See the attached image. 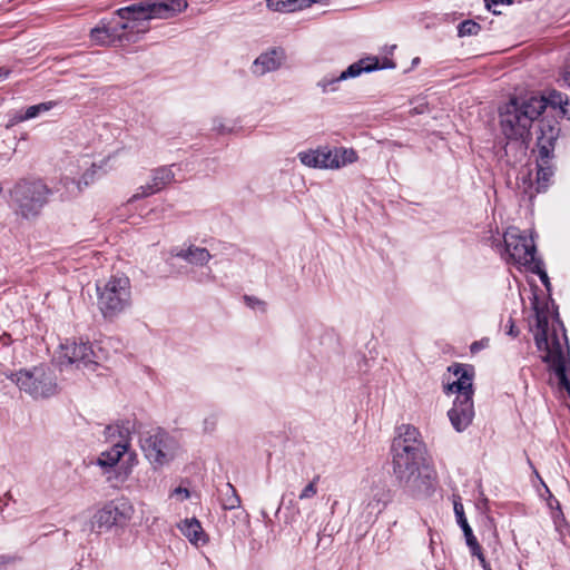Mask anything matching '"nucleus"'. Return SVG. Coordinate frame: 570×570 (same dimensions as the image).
Returning a JSON list of instances; mask_svg holds the SVG:
<instances>
[{"label":"nucleus","mask_w":570,"mask_h":570,"mask_svg":"<svg viewBox=\"0 0 570 570\" xmlns=\"http://www.w3.org/2000/svg\"><path fill=\"white\" fill-rule=\"evenodd\" d=\"M181 533L189 540L194 546H203L207 542V537L202 528L198 520L191 518L186 519L178 525Z\"/></svg>","instance_id":"nucleus-23"},{"label":"nucleus","mask_w":570,"mask_h":570,"mask_svg":"<svg viewBox=\"0 0 570 570\" xmlns=\"http://www.w3.org/2000/svg\"><path fill=\"white\" fill-rule=\"evenodd\" d=\"M129 451L130 449L125 448V445H111L110 449L100 452L95 463L104 472H109L119 463L125 454L129 453Z\"/></svg>","instance_id":"nucleus-21"},{"label":"nucleus","mask_w":570,"mask_h":570,"mask_svg":"<svg viewBox=\"0 0 570 570\" xmlns=\"http://www.w3.org/2000/svg\"><path fill=\"white\" fill-rule=\"evenodd\" d=\"M112 525L117 524L107 504L99 509L90 521L91 530L96 532L107 531Z\"/></svg>","instance_id":"nucleus-30"},{"label":"nucleus","mask_w":570,"mask_h":570,"mask_svg":"<svg viewBox=\"0 0 570 570\" xmlns=\"http://www.w3.org/2000/svg\"><path fill=\"white\" fill-rule=\"evenodd\" d=\"M489 344H490V340L488 337H484L480 341L473 342L471 344L470 350L472 353H476L483 348H487L489 346Z\"/></svg>","instance_id":"nucleus-39"},{"label":"nucleus","mask_w":570,"mask_h":570,"mask_svg":"<svg viewBox=\"0 0 570 570\" xmlns=\"http://www.w3.org/2000/svg\"><path fill=\"white\" fill-rule=\"evenodd\" d=\"M546 110V101L540 96L511 98L500 109V126L510 140L524 142L530 135L532 122Z\"/></svg>","instance_id":"nucleus-4"},{"label":"nucleus","mask_w":570,"mask_h":570,"mask_svg":"<svg viewBox=\"0 0 570 570\" xmlns=\"http://www.w3.org/2000/svg\"><path fill=\"white\" fill-rule=\"evenodd\" d=\"M212 129L219 135H228L234 131V125L224 117L213 118Z\"/></svg>","instance_id":"nucleus-34"},{"label":"nucleus","mask_w":570,"mask_h":570,"mask_svg":"<svg viewBox=\"0 0 570 570\" xmlns=\"http://www.w3.org/2000/svg\"><path fill=\"white\" fill-rule=\"evenodd\" d=\"M136 458V453L130 454V460H134Z\"/></svg>","instance_id":"nucleus-47"},{"label":"nucleus","mask_w":570,"mask_h":570,"mask_svg":"<svg viewBox=\"0 0 570 570\" xmlns=\"http://www.w3.org/2000/svg\"><path fill=\"white\" fill-rule=\"evenodd\" d=\"M550 296V287H529L528 297L534 312V317L529 321V330L542 361L554 371L560 386L570 393V381L567 377L570 367L569 343Z\"/></svg>","instance_id":"nucleus-1"},{"label":"nucleus","mask_w":570,"mask_h":570,"mask_svg":"<svg viewBox=\"0 0 570 570\" xmlns=\"http://www.w3.org/2000/svg\"><path fill=\"white\" fill-rule=\"evenodd\" d=\"M11 73L9 68L1 67L0 68V82L6 80Z\"/></svg>","instance_id":"nucleus-45"},{"label":"nucleus","mask_w":570,"mask_h":570,"mask_svg":"<svg viewBox=\"0 0 570 570\" xmlns=\"http://www.w3.org/2000/svg\"><path fill=\"white\" fill-rule=\"evenodd\" d=\"M397 431L399 434L394 439L393 443H401L402 445H407L411 448H424L423 444L419 441L420 432L415 426L410 424H402Z\"/></svg>","instance_id":"nucleus-27"},{"label":"nucleus","mask_w":570,"mask_h":570,"mask_svg":"<svg viewBox=\"0 0 570 570\" xmlns=\"http://www.w3.org/2000/svg\"><path fill=\"white\" fill-rule=\"evenodd\" d=\"M453 508H454V513H455L458 523L464 533L466 546L469 547L471 553L479 559V561L484 570H490V564L487 562V560L482 553V549H481L476 538L474 537L471 527L469 525V523L465 519L464 509H463L462 503L454 502Z\"/></svg>","instance_id":"nucleus-17"},{"label":"nucleus","mask_w":570,"mask_h":570,"mask_svg":"<svg viewBox=\"0 0 570 570\" xmlns=\"http://www.w3.org/2000/svg\"><path fill=\"white\" fill-rule=\"evenodd\" d=\"M53 102L47 101L38 105L30 106L26 109L23 116L19 117L20 121L29 120L38 117L39 115L49 111L53 107Z\"/></svg>","instance_id":"nucleus-33"},{"label":"nucleus","mask_w":570,"mask_h":570,"mask_svg":"<svg viewBox=\"0 0 570 570\" xmlns=\"http://www.w3.org/2000/svg\"><path fill=\"white\" fill-rule=\"evenodd\" d=\"M559 81L563 86L570 87V65L562 70Z\"/></svg>","instance_id":"nucleus-40"},{"label":"nucleus","mask_w":570,"mask_h":570,"mask_svg":"<svg viewBox=\"0 0 570 570\" xmlns=\"http://www.w3.org/2000/svg\"><path fill=\"white\" fill-rule=\"evenodd\" d=\"M215 426H216V420H215V417H214V416L206 417V419L204 420V430H205L206 432H212V431H214Z\"/></svg>","instance_id":"nucleus-43"},{"label":"nucleus","mask_w":570,"mask_h":570,"mask_svg":"<svg viewBox=\"0 0 570 570\" xmlns=\"http://www.w3.org/2000/svg\"><path fill=\"white\" fill-rule=\"evenodd\" d=\"M554 157L543 158V156H537V181L538 191L546 190L549 186L551 178L554 174L553 160Z\"/></svg>","instance_id":"nucleus-24"},{"label":"nucleus","mask_w":570,"mask_h":570,"mask_svg":"<svg viewBox=\"0 0 570 570\" xmlns=\"http://www.w3.org/2000/svg\"><path fill=\"white\" fill-rule=\"evenodd\" d=\"M170 495L179 501H185L190 497V493L187 488L177 487L171 491Z\"/></svg>","instance_id":"nucleus-38"},{"label":"nucleus","mask_w":570,"mask_h":570,"mask_svg":"<svg viewBox=\"0 0 570 570\" xmlns=\"http://www.w3.org/2000/svg\"><path fill=\"white\" fill-rule=\"evenodd\" d=\"M451 425L456 432H463L472 423L474 417L473 399L470 396H456L453 406L448 412Z\"/></svg>","instance_id":"nucleus-15"},{"label":"nucleus","mask_w":570,"mask_h":570,"mask_svg":"<svg viewBox=\"0 0 570 570\" xmlns=\"http://www.w3.org/2000/svg\"><path fill=\"white\" fill-rule=\"evenodd\" d=\"M505 252L509 259L527 271L539 275L543 285H550L549 276L543 269L542 262L535 257V245L532 236H527L518 227H509L504 235Z\"/></svg>","instance_id":"nucleus-5"},{"label":"nucleus","mask_w":570,"mask_h":570,"mask_svg":"<svg viewBox=\"0 0 570 570\" xmlns=\"http://www.w3.org/2000/svg\"><path fill=\"white\" fill-rule=\"evenodd\" d=\"M169 256L171 258L183 259L195 266H204L212 258V255L205 247H199L194 244L174 246L169 250Z\"/></svg>","instance_id":"nucleus-18"},{"label":"nucleus","mask_w":570,"mask_h":570,"mask_svg":"<svg viewBox=\"0 0 570 570\" xmlns=\"http://www.w3.org/2000/svg\"><path fill=\"white\" fill-rule=\"evenodd\" d=\"M8 341H9V338H8V337H6V336L0 337V345H2V346L7 345V344H8Z\"/></svg>","instance_id":"nucleus-46"},{"label":"nucleus","mask_w":570,"mask_h":570,"mask_svg":"<svg viewBox=\"0 0 570 570\" xmlns=\"http://www.w3.org/2000/svg\"><path fill=\"white\" fill-rule=\"evenodd\" d=\"M317 480L318 478H315L302 490V492L298 495L299 500H307L316 495Z\"/></svg>","instance_id":"nucleus-37"},{"label":"nucleus","mask_w":570,"mask_h":570,"mask_svg":"<svg viewBox=\"0 0 570 570\" xmlns=\"http://www.w3.org/2000/svg\"><path fill=\"white\" fill-rule=\"evenodd\" d=\"M51 195L42 180H21L11 190V197L22 217H37Z\"/></svg>","instance_id":"nucleus-7"},{"label":"nucleus","mask_w":570,"mask_h":570,"mask_svg":"<svg viewBox=\"0 0 570 570\" xmlns=\"http://www.w3.org/2000/svg\"><path fill=\"white\" fill-rule=\"evenodd\" d=\"M245 305L254 312L264 313L267 308V302L262 295L250 292L243 295Z\"/></svg>","instance_id":"nucleus-32"},{"label":"nucleus","mask_w":570,"mask_h":570,"mask_svg":"<svg viewBox=\"0 0 570 570\" xmlns=\"http://www.w3.org/2000/svg\"><path fill=\"white\" fill-rule=\"evenodd\" d=\"M128 283H129V278L122 274L120 276H114L112 281H110L107 285L120 286V285H127Z\"/></svg>","instance_id":"nucleus-41"},{"label":"nucleus","mask_w":570,"mask_h":570,"mask_svg":"<svg viewBox=\"0 0 570 570\" xmlns=\"http://www.w3.org/2000/svg\"><path fill=\"white\" fill-rule=\"evenodd\" d=\"M174 165L160 166L151 171L150 181L137 188L136 193L129 198V203L151 196L163 190L175 179L173 170Z\"/></svg>","instance_id":"nucleus-13"},{"label":"nucleus","mask_w":570,"mask_h":570,"mask_svg":"<svg viewBox=\"0 0 570 570\" xmlns=\"http://www.w3.org/2000/svg\"><path fill=\"white\" fill-rule=\"evenodd\" d=\"M480 30V24L472 20H465L458 26L459 37L476 36Z\"/></svg>","instance_id":"nucleus-35"},{"label":"nucleus","mask_w":570,"mask_h":570,"mask_svg":"<svg viewBox=\"0 0 570 570\" xmlns=\"http://www.w3.org/2000/svg\"><path fill=\"white\" fill-rule=\"evenodd\" d=\"M188 7L185 0H165L159 2H140L116 10L107 19L118 43H131L149 30L151 19H168L183 12Z\"/></svg>","instance_id":"nucleus-2"},{"label":"nucleus","mask_w":570,"mask_h":570,"mask_svg":"<svg viewBox=\"0 0 570 570\" xmlns=\"http://www.w3.org/2000/svg\"><path fill=\"white\" fill-rule=\"evenodd\" d=\"M7 377L33 400L52 397L59 391L53 372L45 365L22 368L7 374Z\"/></svg>","instance_id":"nucleus-6"},{"label":"nucleus","mask_w":570,"mask_h":570,"mask_svg":"<svg viewBox=\"0 0 570 570\" xmlns=\"http://www.w3.org/2000/svg\"><path fill=\"white\" fill-rule=\"evenodd\" d=\"M559 135L560 126L557 120L541 119L537 137V156L554 157V147Z\"/></svg>","instance_id":"nucleus-14"},{"label":"nucleus","mask_w":570,"mask_h":570,"mask_svg":"<svg viewBox=\"0 0 570 570\" xmlns=\"http://www.w3.org/2000/svg\"><path fill=\"white\" fill-rule=\"evenodd\" d=\"M510 323V326H509V331H508V334L511 335V336H518L519 335V330L515 327L514 323L512 320L509 321Z\"/></svg>","instance_id":"nucleus-44"},{"label":"nucleus","mask_w":570,"mask_h":570,"mask_svg":"<svg viewBox=\"0 0 570 570\" xmlns=\"http://www.w3.org/2000/svg\"><path fill=\"white\" fill-rule=\"evenodd\" d=\"M96 305L105 317L122 313L131 301L129 287H95Z\"/></svg>","instance_id":"nucleus-11"},{"label":"nucleus","mask_w":570,"mask_h":570,"mask_svg":"<svg viewBox=\"0 0 570 570\" xmlns=\"http://www.w3.org/2000/svg\"><path fill=\"white\" fill-rule=\"evenodd\" d=\"M387 502V493L383 487H373L368 493L366 509L371 514H379L383 511Z\"/></svg>","instance_id":"nucleus-29"},{"label":"nucleus","mask_w":570,"mask_h":570,"mask_svg":"<svg viewBox=\"0 0 570 570\" xmlns=\"http://www.w3.org/2000/svg\"><path fill=\"white\" fill-rule=\"evenodd\" d=\"M94 351L88 342L66 340L57 352V361L61 367L75 365L78 370L92 371L97 363L94 361Z\"/></svg>","instance_id":"nucleus-10"},{"label":"nucleus","mask_w":570,"mask_h":570,"mask_svg":"<svg viewBox=\"0 0 570 570\" xmlns=\"http://www.w3.org/2000/svg\"><path fill=\"white\" fill-rule=\"evenodd\" d=\"M116 524L129 521L135 512L134 505L127 499H119L107 503Z\"/></svg>","instance_id":"nucleus-26"},{"label":"nucleus","mask_w":570,"mask_h":570,"mask_svg":"<svg viewBox=\"0 0 570 570\" xmlns=\"http://www.w3.org/2000/svg\"><path fill=\"white\" fill-rule=\"evenodd\" d=\"M285 60L283 49L274 48L266 52L261 53L252 65V72L255 76H264L268 72L276 71L281 68Z\"/></svg>","instance_id":"nucleus-19"},{"label":"nucleus","mask_w":570,"mask_h":570,"mask_svg":"<svg viewBox=\"0 0 570 570\" xmlns=\"http://www.w3.org/2000/svg\"><path fill=\"white\" fill-rule=\"evenodd\" d=\"M321 0H266V7L274 12H294L308 8Z\"/></svg>","instance_id":"nucleus-25"},{"label":"nucleus","mask_w":570,"mask_h":570,"mask_svg":"<svg viewBox=\"0 0 570 570\" xmlns=\"http://www.w3.org/2000/svg\"><path fill=\"white\" fill-rule=\"evenodd\" d=\"M514 0H490L487 3L489 10H492L493 13H498V11L493 8L498 4H511Z\"/></svg>","instance_id":"nucleus-42"},{"label":"nucleus","mask_w":570,"mask_h":570,"mask_svg":"<svg viewBox=\"0 0 570 570\" xmlns=\"http://www.w3.org/2000/svg\"><path fill=\"white\" fill-rule=\"evenodd\" d=\"M228 490L230 491V495L224 501L223 505L224 509L233 510L240 505V499L236 494L235 489L230 484H228Z\"/></svg>","instance_id":"nucleus-36"},{"label":"nucleus","mask_w":570,"mask_h":570,"mask_svg":"<svg viewBox=\"0 0 570 570\" xmlns=\"http://www.w3.org/2000/svg\"><path fill=\"white\" fill-rule=\"evenodd\" d=\"M393 474L397 485L413 497L428 495L436 480L435 470L428 463L425 448L392 445Z\"/></svg>","instance_id":"nucleus-3"},{"label":"nucleus","mask_w":570,"mask_h":570,"mask_svg":"<svg viewBox=\"0 0 570 570\" xmlns=\"http://www.w3.org/2000/svg\"><path fill=\"white\" fill-rule=\"evenodd\" d=\"M304 166L318 169H333L332 148L322 147L298 153Z\"/></svg>","instance_id":"nucleus-20"},{"label":"nucleus","mask_w":570,"mask_h":570,"mask_svg":"<svg viewBox=\"0 0 570 570\" xmlns=\"http://www.w3.org/2000/svg\"><path fill=\"white\" fill-rule=\"evenodd\" d=\"M141 449L149 462L155 468H160L179 454L180 445L173 435L158 430L144 439Z\"/></svg>","instance_id":"nucleus-9"},{"label":"nucleus","mask_w":570,"mask_h":570,"mask_svg":"<svg viewBox=\"0 0 570 570\" xmlns=\"http://www.w3.org/2000/svg\"><path fill=\"white\" fill-rule=\"evenodd\" d=\"M395 63L385 58L383 63H380L377 57H366L348 66L338 75H325L316 83L323 94L335 92L340 89V83L344 80L356 78L363 72H371L380 69H393Z\"/></svg>","instance_id":"nucleus-8"},{"label":"nucleus","mask_w":570,"mask_h":570,"mask_svg":"<svg viewBox=\"0 0 570 570\" xmlns=\"http://www.w3.org/2000/svg\"><path fill=\"white\" fill-rule=\"evenodd\" d=\"M134 431L135 423L130 420H122L107 425L102 431V436L111 445L119 444L130 449Z\"/></svg>","instance_id":"nucleus-16"},{"label":"nucleus","mask_w":570,"mask_h":570,"mask_svg":"<svg viewBox=\"0 0 570 570\" xmlns=\"http://www.w3.org/2000/svg\"><path fill=\"white\" fill-rule=\"evenodd\" d=\"M333 169H340L357 160V154L352 148H333Z\"/></svg>","instance_id":"nucleus-31"},{"label":"nucleus","mask_w":570,"mask_h":570,"mask_svg":"<svg viewBox=\"0 0 570 570\" xmlns=\"http://www.w3.org/2000/svg\"><path fill=\"white\" fill-rule=\"evenodd\" d=\"M90 40L97 46H112L118 43L115 37V30L110 27L107 19H101L99 23L90 30Z\"/></svg>","instance_id":"nucleus-22"},{"label":"nucleus","mask_w":570,"mask_h":570,"mask_svg":"<svg viewBox=\"0 0 570 570\" xmlns=\"http://www.w3.org/2000/svg\"><path fill=\"white\" fill-rule=\"evenodd\" d=\"M473 370L469 366L454 364L449 367V376L443 384L444 393L450 395L456 393V396H473Z\"/></svg>","instance_id":"nucleus-12"},{"label":"nucleus","mask_w":570,"mask_h":570,"mask_svg":"<svg viewBox=\"0 0 570 570\" xmlns=\"http://www.w3.org/2000/svg\"><path fill=\"white\" fill-rule=\"evenodd\" d=\"M540 97L544 99L546 107L549 105L552 108H559L562 115L570 119V98L564 94L556 89H551Z\"/></svg>","instance_id":"nucleus-28"}]
</instances>
